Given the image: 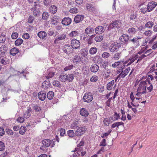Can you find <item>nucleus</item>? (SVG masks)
Wrapping results in <instances>:
<instances>
[{"instance_id": "9", "label": "nucleus", "mask_w": 157, "mask_h": 157, "mask_svg": "<svg viewBox=\"0 0 157 157\" xmlns=\"http://www.w3.org/2000/svg\"><path fill=\"white\" fill-rule=\"evenodd\" d=\"M42 143L44 146L46 147H48L49 146L53 147L55 145L53 141L49 139H45L42 141Z\"/></svg>"}, {"instance_id": "39", "label": "nucleus", "mask_w": 157, "mask_h": 157, "mask_svg": "<svg viewBox=\"0 0 157 157\" xmlns=\"http://www.w3.org/2000/svg\"><path fill=\"white\" fill-rule=\"evenodd\" d=\"M19 133L20 134L24 135L26 130V128L25 126H22L20 128Z\"/></svg>"}, {"instance_id": "16", "label": "nucleus", "mask_w": 157, "mask_h": 157, "mask_svg": "<svg viewBox=\"0 0 157 157\" xmlns=\"http://www.w3.org/2000/svg\"><path fill=\"white\" fill-rule=\"evenodd\" d=\"M105 31L103 27L99 26L97 27L95 29V32L97 34H100L103 33Z\"/></svg>"}, {"instance_id": "32", "label": "nucleus", "mask_w": 157, "mask_h": 157, "mask_svg": "<svg viewBox=\"0 0 157 157\" xmlns=\"http://www.w3.org/2000/svg\"><path fill=\"white\" fill-rule=\"evenodd\" d=\"M121 52H117L115 53L113 57V59L114 60H118L121 57Z\"/></svg>"}, {"instance_id": "4", "label": "nucleus", "mask_w": 157, "mask_h": 157, "mask_svg": "<svg viewBox=\"0 0 157 157\" xmlns=\"http://www.w3.org/2000/svg\"><path fill=\"white\" fill-rule=\"evenodd\" d=\"M140 37L136 36L132 39H130L129 40V43L130 44L132 47L135 48H137L140 45L139 43Z\"/></svg>"}, {"instance_id": "38", "label": "nucleus", "mask_w": 157, "mask_h": 157, "mask_svg": "<svg viewBox=\"0 0 157 157\" xmlns=\"http://www.w3.org/2000/svg\"><path fill=\"white\" fill-rule=\"evenodd\" d=\"M49 14L46 12H44L42 14V19L44 20H47L49 17Z\"/></svg>"}, {"instance_id": "33", "label": "nucleus", "mask_w": 157, "mask_h": 157, "mask_svg": "<svg viewBox=\"0 0 157 157\" xmlns=\"http://www.w3.org/2000/svg\"><path fill=\"white\" fill-rule=\"evenodd\" d=\"M114 80H113L111 82H108L107 84V89L109 90H111L114 85Z\"/></svg>"}, {"instance_id": "49", "label": "nucleus", "mask_w": 157, "mask_h": 157, "mask_svg": "<svg viewBox=\"0 0 157 157\" xmlns=\"http://www.w3.org/2000/svg\"><path fill=\"white\" fill-rule=\"evenodd\" d=\"M128 32L129 33L134 34L136 32V30L134 28H130L128 29Z\"/></svg>"}, {"instance_id": "50", "label": "nucleus", "mask_w": 157, "mask_h": 157, "mask_svg": "<svg viewBox=\"0 0 157 157\" xmlns=\"http://www.w3.org/2000/svg\"><path fill=\"white\" fill-rule=\"evenodd\" d=\"M98 77L96 75L93 76L90 78V81L92 82H96L98 79Z\"/></svg>"}, {"instance_id": "5", "label": "nucleus", "mask_w": 157, "mask_h": 157, "mask_svg": "<svg viewBox=\"0 0 157 157\" xmlns=\"http://www.w3.org/2000/svg\"><path fill=\"white\" fill-rule=\"evenodd\" d=\"M121 22L120 20H116L111 23L108 27V29L110 30L113 29H118L121 27Z\"/></svg>"}, {"instance_id": "47", "label": "nucleus", "mask_w": 157, "mask_h": 157, "mask_svg": "<svg viewBox=\"0 0 157 157\" xmlns=\"http://www.w3.org/2000/svg\"><path fill=\"white\" fill-rule=\"evenodd\" d=\"M153 33V31L151 30H148L145 31L143 34L146 36H151Z\"/></svg>"}, {"instance_id": "64", "label": "nucleus", "mask_w": 157, "mask_h": 157, "mask_svg": "<svg viewBox=\"0 0 157 157\" xmlns=\"http://www.w3.org/2000/svg\"><path fill=\"white\" fill-rule=\"evenodd\" d=\"M22 38L25 39H27L29 38V33H26L23 34Z\"/></svg>"}, {"instance_id": "53", "label": "nucleus", "mask_w": 157, "mask_h": 157, "mask_svg": "<svg viewBox=\"0 0 157 157\" xmlns=\"http://www.w3.org/2000/svg\"><path fill=\"white\" fill-rule=\"evenodd\" d=\"M152 84V83L151 82H150V83H147V85H148V86H147V89L148 91L149 92H151L153 89V87Z\"/></svg>"}, {"instance_id": "35", "label": "nucleus", "mask_w": 157, "mask_h": 157, "mask_svg": "<svg viewBox=\"0 0 157 157\" xmlns=\"http://www.w3.org/2000/svg\"><path fill=\"white\" fill-rule=\"evenodd\" d=\"M86 7L87 10L89 11L94 12L95 11V9L94 6L90 4H87Z\"/></svg>"}, {"instance_id": "28", "label": "nucleus", "mask_w": 157, "mask_h": 157, "mask_svg": "<svg viewBox=\"0 0 157 157\" xmlns=\"http://www.w3.org/2000/svg\"><path fill=\"white\" fill-rule=\"evenodd\" d=\"M138 58V54L136 55H134L132 56V57L131 59H129V60H130V62L127 64V66L130 65L133 62L136 60Z\"/></svg>"}, {"instance_id": "46", "label": "nucleus", "mask_w": 157, "mask_h": 157, "mask_svg": "<svg viewBox=\"0 0 157 157\" xmlns=\"http://www.w3.org/2000/svg\"><path fill=\"white\" fill-rule=\"evenodd\" d=\"M103 37L101 35H100L96 36L95 38V40L97 42H100L103 39Z\"/></svg>"}, {"instance_id": "26", "label": "nucleus", "mask_w": 157, "mask_h": 157, "mask_svg": "<svg viewBox=\"0 0 157 157\" xmlns=\"http://www.w3.org/2000/svg\"><path fill=\"white\" fill-rule=\"evenodd\" d=\"M38 36L40 38L44 39L47 36V34L44 31H40L37 33Z\"/></svg>"}, {"instance_id": "29", "label": "nucleus", "mask_w": 157, "mask_h": 157, "mask_svg": "<svg viewBox=\"0 0 157 157\" xmlns=\"http://www.w3.org/2000/svg\"><path fill=\"white\" fill-rule=\"evenodd\" d=\"M19 51V50L18 48L14 47L10 50V53L11 55L15 56L18 52Z\"/></svg>"}, {"instance_id": "30", "label": "nucleus", "mask_w": 157, "mask_h": 157, "mask_svg": "<svg viewBox=\"0 0 157 157\" xmlns=\"http://www.w3.org/2000/svg\"><path fill=\"white\" fill-rule=\"evenodd\" d=\"M57 7L54 5H52L49 8V11L52 13L54 14L57 11Z\"/></svg>"}, {"instance_id": "18", "label": "nucleus", "mask_w": 157, "mask_h": 157, "mask_svg": "<svg viewBox=\"0 0 157 157\" xmlns=\"http://www.w3.org/2000/svg\"><path fill=\"white\" fill-rule=\"evenodd\" d=\"M32 109L30 106L27 107V110L24 114V117L26 118H28L31 116Z\"/></svg>"}, {"instance_id": "48", "label": "nucleus", "mask_w": 157, "mask_h": 157, "mask_svg": "<svg viewBox=\"0 0 157 157\" xmlns=\"http://www.w3.org/2000/svg\"><path fill=\"white\" fill-rule=\"evenodd\" d=\"M83 146L79 147V146H77V147L75 148V150L72 151H77V152H78V151H83Z\"/></svg>"}, {"instance_id": "40", "label": "nucleus", "mask_w": 157, "mask_h": 157, "mask_svg": "<svg viewBox=\"0 0 157 157\" xmlns=\"http://www.w3.org/2000/svg\"><path fill=\"white\" fill-rule=\"evenodd\" d=\"M54 96V93L52 91H49L47 93V98L49 100L52 99L53 98Z\"/></svg>"}, {"instance_id": "2", "label": "nucleus", "mask_w": 157, "mask_h": 157, "mask_svg": "<svg viewBox=\"0 0 157 157\" xmlns=\"http://www.w3.org/2000/svg\"><path fill=\"white\" fill-rule=\"evenodd\" d=\"M119 40L123 48H125L129 43V37L128 35L124 34L119 38Z\"/></svg>"}, {"instance_id": "42", "label": "nucleus", "mask_w": 157, "mask_h": 157, "mask_svg": "<svg viewBox=\"0 0 157 157\" xmlns=\"http://www.w3.org/2000/svg\"><path fill=\"white\" fill-rule=\"evenodd\" d=\"M111 121L110 119L105 118L104 119L103 122L105 125L109 126V124L110 123Z\"/></svg>"}, {"instance_id": "43", "label": "nucleus", "mask_w": 157, "mask_h": 157, "mask_svg": "<svg viewBox=\"0 0 157 157\" xmlns=\"http://www.w3.org/2000/svg\"><path fill=\"white\" fill-rule=\"evenodd\" d=\"M154 22L152 21H148L145 24V27L148 28H151L154 25Z\"/></svg>"}, {"instance_id": "12", "label": "nucleus", "mask_w": 157, "mask_h": 157, "mask_svg": "<svg viewBox=\"0 0 157 157\" xmlns=\"http://www.w3.org/2000/svg\"><path fill=\"white\" fill-rule=\"evenodd\" d=\"M71 44L73 48L76 49L79 47L80 43L78 40L74 39L71 40Z\"/></svg>"}, {"instance_id": "60", "label": "nucleus", "mask_w": 157, "mask_h": 157, "mask_svg": "<svg viewBox=\"0 0 157 157\" xmlns=\"http://www.w3.org/2000/svg\"><path fill=\"white\" fill-rule=\"evenodd\" d=\"M6 132L9 135H13V132L10 129H7L6 130Z\"/></svg>"}, {"instance_id": "23", "label": "nucleus", "mask_w": 157, "mask_h": 157, "mask_svg": "<svg viewBox=\"0 0 157 157\" xmlns=\"http://www.w3.org/2000/svg\"><path fill=\"white\" fill-rule=\"evenodd\" d=\"M8 50V47L6 45H2L0 48V51L2 56H4Z\"/></svg>"}, {"instance_id": "51", "label": "nucleus", "mask_w": 157, "mask_h": 157, "mask_svg": "<svg viewBox=\"0 0 157 157\" xmlns=\"http://www.w3.org/2000/svg\"><path fill=\"white\" fill-rule=\"evenodd\" d=\"M66 37V34L65 33H63L60 35L58 37L55 41L58 40H63Z\"/></svg>"}, {"instance_id": "52", "label": "nucleus", "mask_w": 157, "mask_h": 157, "mask_svg": "<svg viewBox=\"0 0 157 157\" xmlns=\"http://www.w3.org/2000/svg\"><path fill=\"white\" fill-rule=\"evenodd\" d=\"M67 134L68 136L71 137H74L75 134L74 131L72 130H69L67 132Z\"/></svg>"}, {"instance_id": "17", "label": "nucleus", "mask_w": 157, "mask_h": 157, "mask_svg": "<svg viewBox=\"0 0 157 157\" xmlns=\"http://www.w3.org/2000/svg\"><path fill=\"white\" fill-rule=\"evenodd\" d=\"M84 17L83 15H77L74 18V21L75 23H78L82 21Z\"/></svg>"}, {"instance_id": "7", "label": "nucleus", "mask_w": 157, "mask_h": 157, "mask_svg": "<svg viewBox=\"0 0 157 157\" xmlns=\"http://www.w3.org/2000/svg\"><path fill=\"white\" fill-rule=\"evenodd\" d=\"M130 70V67H128L126 68L124 71H122L121 73L117 76V77L116 78L115 81H117V80L119 78H123L126 76L129 72Z\"/></svg>"}, {"instance_id": "31", "label": "nucleus", "mask_w": 157, "mask_h": 157, "mask_svg": "<svg viewBox=\"0 0 157 157\" xmlns=\"http://www.w3.org/2000/svg\"><path fill=\"white\" fill-rule=\"evenodd\" d=\"M94 29L93 28L89 26L85 29V32L87 34H91L94 33Z\"/></svg>"}, {"instance_id": "59", "label": "nucleus", "mask_w": 157, "mask_h": 157, "mask_svg": "<svg viewBox=\"0 0 157 157\" xmlns=\"http://www.w3.org/2000/svg\"><path fill=\"white\" fill-rule=\"evenodd\" d=\"M73 67V66L72 65H70L65 67L64 69L65 71H67L68 70L71 69Z\"/></svg>"}, {"instance_id": "21", "label": "nucleus", "mask_w": 157, "mask_h": 157, "mask_svg": "<svg viewBox=\"0 0 157 157\" xmlns=\"http://www.w3.org/2000/svg\"><path fill=\"white\" fill-rule=\"evenodd\" d=\"M130 98L132 100V101L131 102V104L134 107H138L140 106L139 104H135V98L134 96L133 93L131 92L130 95Z\"/></svg>"}, {"instance_id": "25", "label": "nucleus", "mask_w": 157, "mask_h": 157, "mask_svg": "<svg viewBox=\"0 0 157 157\" xmlns=\"http://www.w3.org/2000/svg\"><path fill=\"white\" fill-rule=\"evenodd\" d=\"M33 109L36 112H39L41 110V107L39 105L34 104L32 105Z\"/></svg>"}, {"instance_id": "10", "label": "nucleus", "mask_w": 157, "mask_h": 157, "mask_svg": "<svg viewBox=\"0 0 157 157\" xmlns=\"http://www.w3.org/2000/svg\"><path fill=\"white\" fill-rule=\"evenodd\" d=\"M73 49L72 46L69 44H66L62 48L63 51L66 53L73 52Z\"/></svg>"}, {"instance_id": "11", "label": "nucleus", "mask_w": 157, "mask_h": 157, "mask_svg": "<svg viewBox=\"0 0 157 157\" xmlns=\"http://www.w3.org/2000/svg\"><path fill=\"white\" fill-rule=\"evenodd\" d=\"M85 128L84 127H78L75 132V135L79 136L82 135L85 132Z\"/></svg>"}, {"instance_id": "62", "label": "nucleus", "mask_w": 157, "mask_h": 157, "mask_svg": "<svg viewBox=\"0 0 157 157\" xmlns=\"http://www.w3.org/2000/svg\"><path fill=\"white\" fill-rule=\"evenodd\" d=\"M18 33L16 32L13 33L11 35V37L12 39H16L18 37Z\"/></svg>"}, {"instance_id": "56", "label": "nucleus", "mask_w": 157, "mask_h": 157, "mask_svg": "<svg viewBox=\"0 0 157 157\" xmlns=\"http://www.w3.org/2000/svg\"><path fill=\"white\" fill-rule=\"evenodd\" d=\"M5 148V146L4 143L1 141H0V151H2Z\"/></svg>"}, {"instance_id": "36", "label": "nucleus", "mask_w": 157, "mask_h": 157, "mask_svg": "<svg viewBox=\"0 0 157 157\" xmlns=\"http://www.w3.org/2000/svg\"><path fill=\"white\" fill-rule=\"evenodd\" d=\"M78 126V121H73V122L71 124V129H75Z\"/></svg>"}, {"instance_id": "37", "label": "nucleus", "mask_w": 157, "mask_h": 157, "mask_svg": "<svg viewBox=\"0 0 157 157\" xmlns=\"http://www.w3.org/2000/svg\"><path fill=\"white\" fill-rule=\"evenodd\" d=\"M58 18L55 15L52 18V24L55 25H56L57 24Z\"/></svg>"}, {"instance_id": "20", "label": "nucleus", "mask_w": 157, "mask_h": 157, "mask_svg": "<svg viewBox=\"0 0 157 157\" xmlns=\"http://www.w3.org/2000/svg\"><path fill=\"white\" fill-rule=\"evenodd\" d=\"M99 66L96 64L92 65L90 67V70L91 72L96 73L97 72L99 69Z\"/></svg>"}, {"instance_id": "13", "label": "nucleus", "mask_w": 157, "mask_h": 157, "mask_svg": "<svg viewBox=\"0 0 157 157\" xmlns=\"http://www.w3.org/2000/svg\"><path fill=\"white\" fill-rule=\"evenodd\" d=\"M157 3L154 2H151L148 3L147 6L148 12H150L152 11L157 6Z\"/></svg>"}, {"instance_id": "1", "label": "nucleus", "mask_w": 157, "mask_h": 157, "mask_svg": "<svg viewBox=\"0 0 157 157\" xmlns=\"http://www.w3.org/2000/svg\"><path fill=\"white\" fill-rule=\"evenodd\" d=\"M147 83H150V81L148 78L145 81H141L139 84V86L138 88V91H142L143 93H146V88L148 86Z\"/></svg>"}, {"instance_id": "6", "label": "nucleus", "mask_w": 157, "mask_h": 157, "mask_svg": "<svg viewBox=\"0 0 157 157\" xmlns=\"http://www.w3.org/2000/svg\"><path fill=\"white\" fill-rule=\"evenodd\" d=\"M121 47L120 43L114 42L111 44L109 48L110 52H114L118 51V49Z\"/></svg>"}, {"instance_id": "61", "label": "nucleus", "mask_w": 157, "mask_h": 157, "mask_svg": "<svg viewBox=\"0 0 157 157\" xmlns=\"http://www.w3.org/2000/svg\"><path fill=\"white\" fill-rule=\"evenodd\" d=\"M6 59V58H1L0 59V63L2 64V65H5L7 64V63L5 61V59Z\"/></svg>"}, {"instance_id": "15", "label": "nucleus", "mask_w": 157, "mask_h": 157, "mask_svg": "<svg viewBox=\"0 0 157 157\" xmlns=\"http://www.w3.org/2000/svg\"><path fill=\"white\" fill-rule=\"evenodd\" d=\"M72 22V20L69 17H66L64 18L62 21V23L65 25H70Z\"/></svg>"}, {"instance_id": "58", "label": "nucleus", "mask_w": 157, "mask_h": 157, "mask_svg": "<svg viewBox=\"0 0 157 157\" xmlns=\"http://www.w3.org/2000/svg\"><path fill=\"white\" fill-rule=\"evenodd\" d=\"M104 72L105 75L109 76L111 74V71L109 69H105Z\"/></svg>"}, {"instance_id": "27", "label": "nucleus", "mask_w": 157, "mask_h": 157, "mask_svg": "<svg viewBox=\"0 0 157 157\" xmlns=\"http://www.w3.org/2000/svg\"><path fill=\"white\" fill-rule=\"evenodd\" d=\"M81 59L80 56L76 55L73 59V62L74 63H78L81 61Z\"/></svg>"}, {"instance_id": "57", "label": "nucleus", "mask_w": 157, "mask_h": 157, "mask_svg": "<svg viewBox=\"0 0 157 157\" xmlns=\"http://www.w3.org/2000/svg\"><path fill=\"white\" fill-rule=\"evenodd\" d=\"M31 11H33V14L35 16H37L39 14L40 11L38 9H35L33 10H31Z\"/></svg>"}, {"instance_id": "3", "label": "nucleus", "mask_w": 157, "mask_h": 157, "mask_svg": "<svg viewBox=\"0 0 157 157\" xmlns=\"http://www.w3.org/2000/svg\"><path fill=\"white\" fill-rule=\"evenodd\" d=\"M59 78V80L62 82H65L67 81L71 82L73 80L74 76L72 74L67 75L64 73H62L60 75Z\"/></svg>"}, {"instance_id": "55", "label": "nucleus", "mask_w": 157, "mask_h": 157, "mask_svg": "<svg viewBox=\"0 0 157 157\" xmlns=\"http://www.w3.org/2000/svg\"><path fill=\"white\" fill-rule=\"evenodd\" d=\"M101 56L102 58L105 59L109 57L110 56V55L107 52H104L102 54Z\"/></svg>"}, {"instance_id": "54", "label": "nucleus", "mask_w": 157, "mask_h": 157, "mask_svg": "<svg viewBox=\"0 0 157 157\" xmlns=\"http://www.w3.org/2000/svg\"><path fill=\"white\" fill-rule=\"evenodd\" d=\"M78 10L77 8L74 7L70 10V12L73 13H76L78 12Z\"/></svg>"}, {"instance_id": "19", "label": "nucleus", "mask_w": 157, "mask_h": 157, "mask_svg": "<svg viewBox=\"0 0 157 157\" xmlns=\"http://www.w3.org/2000/svg\"><path fill=\"white\" fill-rule=\"evenodd\" d=\"M93 60L95 63L100 64L102 63V59L100 56H96L93 58Z\"/></svg>"}, {"instance_id": "41", "label": "nucleus", "mask_w": 157, "mask_h": 157, "mask_svg": "<svg viewBox=\"0 0 157 157\" xmlns=\"http://www.w3.org/2000/svg\"><path fill=\"white\" fill-rule=\"evenodd\" d=\"M98 49L96 47H92L89 50L90 53L91 55H94L97 52Z\"/></svg>"}, {"instance_id": "8", "label": "nucleus", "mask_w": 157, "mask_h": 157, "mask_svg": "<svg viewBox=\"0 0 157 157\" xmlns=\"http://www.w3.org/2000/svg\"><path fill=\"white\" fill-rule=\"evenodd\" d=\"M93 99V96L91 93H86L83 97V100L84 101L87 102H90Z\"/></svg>"}, {"instance_id": "63", "label": "nucleus", "mask_w": 157, "mask_h": 157, "mask_svg": "<svg viewBox=\"0 0 157 157\" xmlns=\"http://www.w3.org/2000/svg\"><path fill=\"white\" fill-rule=\"evenodd\" d=\"M52 2L51 0H44V4L45 6H48Z\"/></svg>"}, {"instance_id": "24", "label": "nucleus", "mask_w": 157, "mask_h": 157, "mask_svg": "<svg viewBox=\"0 0 157 157\" xmlns=\"http://www.w3.org/2000/svg\"><path fill=\"white\" fill-rule=\"evenodd\" d=\"M80 35V32L78 30L72 31L70 34V37H76L79 36Z\"/></svg>"}, {"instance_id": "14", "label": "nucleus", "mask_w": 157, "mask_h": 157, "mask_svg": "<svg viewBox=\"0 0 157 157\" xmlns=\"http://www.w3.org/2000/svg\"><path fill=\"white\" fill-rule=\"evenodd\" d=\"M46 92L45 90H42L38 93L39 99L41 101H44L46 97Z\"/></svg>"}, {"instance_id": "45", "label": "nucleus", "mask_w": 157, "mask_h": 157, "mask_svg": "<svg viewBox=\"0 0 157 157\" xmlns=\"http://www.w3.org/2000/svg\"><path fill=\"white\" fill-rule=\"evenodd\" d=\"M23 40L21 39H18L15 42V45L17 46H19L23 43Z\"/></svg>"}, {"instance_id": "22", "label": "nucleus", "mask_w": 157, "mask_h": 157, "mask_svg": "<svg viewBox=\"0 0 157 157\" xmlns=\"http://www.w3.org/2000/svg\"><path fill=\"white\" fill-rule=\"evenodd\" d=\"M80 113L81 115L84 117H87L89 114L88 112L87 109L84 108L80 109Z\"/></svg>"}, {"instance_id": "34", "label": "nucleus", "mask_w": 157, "mask_h": 157, "mask_svg": "<svg viewBox=\"0 0 157 157\" xmlns=\"http://www.w3.org/2000/svg\"><path fill=\"white\" fill-rule=\"evenodd\" d=\"M53 70L51 69L48 71V74L47 76V78H49L52 77L55 74V72L53 71Z\"/></svg>"}, {"instance_id": "44", "label": "nucleus", "mask_w": 157, "mask_h": 157, "mask_svg": "<svg viewBox=\"0 0 157 157\" xmlns=\"http://www.w3.org/2000/svg\"><path fill=\"white\" fill-rule=\"evenodd\" d=\"M6 36L5 35H0V43H2L5 42L6 40Z\"/></svg>"}]
</instances>
